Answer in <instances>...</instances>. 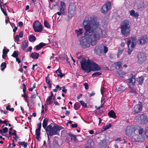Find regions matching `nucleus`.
<instances>
[{
	"label": "nucleus",
	"instance_id": "obj_7",
	"mask_svg": "<svg viewBox=\"0 0 148 148\" xmlns=\"http://www.w3.org/2000/svg\"><path fill=\"white\" fill-rule=\"evenodd\" d=\"M108 51V47L102 45H97L94 49V52L98 55H100L103 52L106 53Z\"/></svg>",
	"mask_w": 148,
	"mask_h": 148
},
{
	"label": "nucleus",
	"instance_id": "obj_8",
	"mask_svg": "<svg viewBox=\"0 0 148 148\" xmlns=\"http://www.w3.org/2000/svg\"><path fill=\"white\" fill-rule=\"evenodd\" d=\"M136 119L143 125L146 124L148 121L147 116L144 114L138 115L136 116Z\"/></svg>",
	"mask_w": 148,
	"mask_h": 148
},
{
	"label": "nucleus",
	"instance_id": "obj_55",
	"mask_svg": "<svg viewBox=\"0 0 148 148\" xmlns=\"http://www.w3.org/2000/svg\"><path fill=\"white\" fill-rule=\"evenodd\" d=\"M15 39L17 41H19V36L18 35H16L15 38Z\"/></svg>",
	"mask_w": 148,
	"mask_h": 148
},
{
	"label": "nucleus",
	"instance_id": "obj_36",
	"mask_svg": "<svg viewBox=\"0 0 148 148\" xmlns=\"http://www.w3.org/2000/svg\"><path fill=\"white\" fill-rule=\"evenodd\" d=\"M129 87L131 90L130 92H132L134 94L136 93V89L135 88L130 86Z\"/></svg>",
	"mask_w": 148,
	"mask_h": 148
},
{
	"label": "nucleus",
	"instance_id": "obj_28",
	"mask_svg": "<svg viewBox=\"0 0 148 148\" xmlns=\"http://www.w3.org/2000/svg\"><path fill=\"white\" fill-rule=\"evenodd\" d=\"M36 38L33 35H31L29 37V40L31 42L34 41L36 40Z\"/></svg>",
	"mask_w": 148,
	"mask_h": 148
},
{
	"label": "nucleus",
	"instance_id": "obj_41",
	"mask_svg": "<svg viewBox=\"0 0 148 148\" xmlns=\"http://www.w3.org/2000/svg\"><path fill=\"white\" fill-rule=\"evenodd\" d=\"M5 47H4V49L3 50V53L6 55H7L9 51V50L8 49H5Z\"/></svg>",
	"mask_w": 148,
	"mask_h": 148
},
{
	"label": "nucleus",
	"instance_id": "obj_60",
	"mask_svg": "<svg viewBox=\"0 0 148 148\" xmlns=\"http://www.w3.org/2000/svg\"><path fill=\"white\" fill-rule=\"evenodd\" d=\"M64 75V74H62L61 73L60 74H58V77H62Z\"/></svg>",
	"mask_w": 148,
	"mask_h": 148
},
{
	"label": "nucleus",
	"instance_id": "obj_21",
	"mask_svg": "<svg viewBox=\"0 0 148 148\" xmlns=\"http://www.w3.org/2000/svg\"><path fill=\"white\" fill-rule=\"evenodd\" d=\"M39 56V54L36 52L32 53H31V56L34 59H37Z\"/></svg>",
	"mask_w": 148,
	"mask_h": 148
},
{
	"label": "nucleus",
	"instance_id": "obj_14",
	"mask_svg": "<svg viewBox=\"0 0 148 148\" xmlns=\"http://www.w3.org/2000/svg\"><path fill=\"white\" fill-rule=\"evenodd\" d=\"M142 109V105L140 103L139 104L136 105L134 107L133 112L134 114L138 113L140 112Z\"/></svg>",
	"mask_w": 148,
	"mask_h": 148
},
{
	"label": "nucleus",
	"instance_id": "obj_57",
	"mask_svg": "<svg viewBox=\"0 0 148 148\" xmlns=\"http://www.w3.org/2000/svg\"><path fill=\"white\" fill-rule=\"evenodd\" d=\"M38 45L40 46L41 47V48H42L43 46L46 45V44L43 42H41Z\"/></svg>",
	"mask_w": 148,
	"mask_h": 148
},
{
	"label": "nucleus",
	"instance_id": "obj_11",
	"mask_svg": "<svg viewBox=\"0 0 148 148\" xmlns=\"http://www.w3.org/2000/svg\"><path fill=\"white\" fill-rule=\"evenodd\" d=\"M147 60L146 56L145 53L141 52L138 55V61L140 64H142Z\"/></svg>",
	"mask_w": 148,
	"mask_h": 148
},
{
	"label": "nucleus",
	"instance_id": "obj_58",
	"mask_svg": "<svg viewBox=\"0 0 148 148\" xmlns=\"http://www.w3.org/2000/svg\"><path fill=\"white\" fill-rule=\"evenodd\" d=\"M18 26L20 27H22L23 25V23L21 21H20L18 23Z\"/></svg>",
	"mask_w": 148,
	"mask_h": 148
},
{
	"label": "nucleus",
	"instance_id": "obj_59",
	"mask_svg": "<svg viewBox=\"0 0 148 148\" xmlns=\"http://www.w3.org/2000/svg\"><path fill=\"white\" fill-rule=\"evenodd\" d=\"M41 48V47L39 45H38L36 47V50H38Z\"/></svg>",
	"mask_w": 148,
	"mask_h": 148
},
{
	"label": "nucleus",
	"instance_id": "obj_2",
	"mask_svg": "<svg viewBox=\"0 0 148 148\" xmlns=\"http://www.w3.org/2000/svg\"><path fill=\"white\" fill-rule=\"evenodd\" d=\"M79 59L81 68L85 72L89 73L92 71L100 70L99 66L92 60L89 59L86 60L85 58L82 57L79 58Z\"/></svg>",
	"mask_w": 148,
	"mask_h": 148
},
{
	"label": "nucleus",
	"instance_id": "obj_64",
	"mask_svg": "<svg viewBox=\"0 0 148 148\" xmlns=\"http://www.w3.org/2000/svg\"><path fill=\"white\" fill-rule=\"evenodd\" d=\"M23 32L21 31L20 32L19 34V36L21 38H22L23 36Z\"/></svg>",
	"mask_w": 148,
	"mask_h": 148
},
{
	"label": "nucleus",
	"instance_id": "obj_63",
	"mask_svg": "<svg viewBox=\"0 0 148 148\" xmlns=\"http://www.w3.org/2000/svg\"><path fill=\"white\" fill-rule=\"evenodd\" d=\"M32 47H31V46L29 47L27 49V52H28V51L30 52V51H31V50H32Z\"/></svg>",
	"mask_w": 148,
	"mask_h": 148
},
{
	"label": "nucleus",
	"instance_id": "obj_26",
	"mask_svg": "<svg viewBox=\"0 0 148 148\" xmlns=\"http://www.w3.org/2000/svg\"><path fill=\"white\" fill-rule=\"evenodd\" d=\"M144 79L143 77L141 76L138 77L137 79V81L139 85H141L143 83Z\"/></svg>",
	"mask_w": 148,
	"mask_h": 148
},
{
	"label": "nucleus",
	"instance_id": "obj_18",
	"mask_svg": "<svg viewBox=\"0 0 148 148\" xmlns=\"http://www.w3.org/2000/svg\"><path fill=\"white\" fill-rule=\"evenodd\" d=\"M126 89V88L123 86H117L116 88V90L117 92L123 91Z\"/></svg>",
	"mask_w": 148,
	"mask_h": 148
},
{
	"label": "nucleus",
	"instance_id": "obj_44",
	"mask_svg": "<svg viewBox=\"0 0 148 148\" xmlns=\"http://www.w3.org/2000/svg\"><path fill=\"white\" fill-rule=\"evenodd\" d=\"M146 138L148 140V127L146 128L145 132Z\"/></svg>",
	"mask_w": 148,
	"mask_h": 148
},
{
	"label": "nucleus",
	"instance_id": "obj_47",
	"mask_svg": "<svg viewBox=\"0 0 148 148\" xmlns=\"http://www.w3.org/2000/svg\"><path fill=\"white\" fill-rule=\"evenodd\" d=\"M18 54L17 52L16 51H14L12 54V56L16 58L18 56Z\"/></svg>",
	"mask_w": 148,
	"mask_h": 148
},
{
	"label": "nucleus",
	"instance_id": "obj_45",
	"mask_svg": "<svg viewBox=\"0 0 148 148\" xmlns=\"http://www.w3.org/2000/svg\"><path fill=\"white\" fill-rule=\"evenodd\" d=\"M35 132L36 136L37 135L38 136H40V130L36 129Z\"/></svg>",
	"mask_w": 148,
	"mask_h": 148
},
{
	"label": "nucleus",
	"instance_id": "obj_1",
	"mask_svg": "<svg viewBox=\"0 0 148 148\" xmlns=\"http://www.w3.org/2000/svg\"><path fill=\"white\" fill-rule=\"evenodd\" d=\"M83 25L86 32L84 36L80 40V46L86 48L89 47L90 44L92 46L96 45L103 36V30L99 23L93 18H91L90 20L86 18Z\"/></svg>",
	"mask_w": 148,
	"mask_h": 148
},
{
	"label": "nucleus",
	"instance_id": "obj_25",
	"mask_svg": "<svg viewBox=\"0 0 148 148\" xmlns=\"http://www.w3.org/2000/svg\"><path fill=\"white\" fill-rule=\"evenodd\" d=\"M60 12H58L56 14L59 16L61 14H64L65 13L64 8L60 7Z\"/></svg>",
	"mask_w": 148,
	"mask_h": 148
},
{
	"label": "nucleus",
	"instance_id": "obj_54",
	"mask_svg": "<svg viewBox=\"0 0 148 148\" xmlns=\"http://www.w3.org/2000/svg\"><path fill=\"white\" fill-rule=\"evenodd\" d=\"M84 86H85V88L86 90H87L88 88V85L86 83H85L84 84Z\"/></svg>",
	"mask_w": 148,
	"mask_h": 148
},
{
	"label": "nucleus",
	"instance_id": "obj_20",
	"mask_svg": "<svg viewBox=\"0 0 148 148\" xmlns=\"http://www.w3.org/2000/svg\"><path fill=\"white\" fill-rule=\"evenodd\" d=\"M28 42L26 41H24L22 43L21 48L23 50H25L26 47L28 46Z\"/></svg>",
	"mask_w": 148,
	"mask_h": 148
},
{
	"label": "nucleus",
	"instance_id": "obj_51",
	"mask_svg": "<svg viewBox=\"0 0 148 148\" xmlns=\"http://www.w3.org/2000/svg\"><path fill=\"white\" fill-rule=\"evenodd\" d=\"M3 130V132L4 133H6L8 132V129L7 127H5L3 129H2Z\"/></svg>",
	"mask_w": 148,
	"mask_h": 148
},
{
	"label": "nucleus",
	"instance_id": "obj_15",
	"mask_svg": "<svg viewBox=\"0 0 148 148\" xmlns=\"http://www.w3.org/2000/svg\"><path fill=\"white\" fill-rule=\"evenodd\" d=\"M135 76L134 75H133L131 78L127 80V82L133 86L135 85Z\"/></svg>",
	"mask_w": 148,
	"mask_h": 148
},
{
	"label": "nucleus",
	"instance_id": "obj_30",
	"mask_svg": "<svg viewBox=\"0 0 148 148\" xmlns=\"http://www.w3.org/2000/svg\"><path fill=\"white\" fill-rule=\"evenodd\" d=\"M128 54H130L131 53V52L132 51V49H130L129 48V46L131 43H132V42L131 40H130L128 42Z\"/></svg>",
	"mask_w": 148,
	"mask_h": 148
},
{
	"label": "nucleus",
	"instance_id": "obj_42",
	"mask_svg": "<svg viewBox=\"0 0 148 148\" xmlns=\"http://www.w3.org/2000/svg\"><path fill=\"white\" fill-rule=\"evenodd\" d=\"M45 81L46 83L48 84H49L51 83L50 80L49 78L48 75L45 77Z\"/></svg>",
	"mask_w": 148,
	"mask_h": 148
},
{
	"label": "nucleus",
	"instance_id": "obj_38",
	"mask_svg": "<svg viewBox=\"0 0 148 148\" xmlns=\"http://www.w3.org/2000/svg\"><path fill=\"white\" fill-rule=\"evenodd\" d=\"M101 75V73L99 72H97L93 73L92 74V77H95Z\"/></svg>",
	"mask_w": 148,
	"mask_h": 148
},
{
	"label": "nucleus",
	"instance_id": "obj_29",
	"mask_svg": "<svg viewBox=\"0 0 148 148\" xmlns=\"http://www.w3.org/2000/svg\"><path fill=\"white\" fill-rule=\"evenodd\" d=\"M52 99L51 97H48L47 99V104L48 105L52 104L53 101H52Z\"/></svg>",
	"mask_w": 148,
	"mask_h": 148
},
{
	"label": "nucleus",
	"instance_id": "obj_62",
	"mask_svg": "<svg viewBox=\"0 0 148 148\" xmlns=\"http://www.w3.org/2000/svg\"><path fill=\"white\" fill-rule=\"evenodd\" d=\"M136 39V36L132 37L131 38L132 42H134L135 41Z\"/></svg>",
	"mask_w": 148,
	"mask_h": 148
},
{
	"label": "nucleus",
	"instance_id": "obj_34",
	"mask_svg": "<svg viewBox=\"0 0 148 148\" xmlns=\"http://www.w3.org/2000/svg\"><path fill=\"white\" fill-rule=\"evenodd\" d=\"M1 70L3 71L6 67V63L5 62L2 63L1 65Z\"/></svg>",
	"mask_w": 148,
	"mask_h": 148
},
{
	"label": "nucleus",
	"instance_id": "obj_27",
	"mask_svg": "<svg viewBox=\"0 0 148 148\" xmlns=\"http://www.w3.org/2000/svg\"><path fill=\"white\" fill-rule=\"evenodd\" d=\"M124 48L123 47H120L119 48L118 50V52L117 54V57L118 58H119L120 56V55L122 53L123 51L124 50Z\"/></svg>",
	"mask_w": 148,
	"mask_h": 148
},
{
	"label": "nucleus",
	"instance_id": "obj_48",
	"mask_svg": "<svg viewBox=\"0 0 148 148\" xmlns=\"http://www.w3.org/2000/svg\"><path fill=\"white\" fill-rule=\"evenodd\" d=\"M1 8V11H2V12H3V13L5 15V16H7V14L6 13V11H5L2 8V6H1L0 7Z\"/></svg>",
	"mask_w": 148,
	"mask_h": 148
},
{
	"label": "nucleus",
	"instance_id": "obj_52",
	"mask_svg": "<svg viewBox=\"0 0 148 148\" xmlns=\"http://www.w3.org/2000/svg\"><path fill=\"white\" fill-rule=\"evenodd\" d=\"M23 92L24 94H25L26 89L25 85L23 84Z\"/></svg>",
	"mask_w": 148,
	"mask_h": 148
},
{
	"label": "nucleus",
	"instance_id": "obj_12",
	"mask_svg": "<svg viewBox=\"0 0 148 148\" xmlns=\"http://www.w3.org/2000/svg\"><path fill=\"white\" fill-rule=\"evenodd\" d=\"M75 4L73 3H71L69 6L68 11L70 15H71V16L75 13Z\"/></svg>",
	"mask_w": 148,
	"mask_h": 148
},
{
	"label": "nucleus",
	"instance_id": "obj_32",
	"mask_svg": "<svg viewBox=\"0 0 148 148\" xmlns=\"http://www.w3.org/2000/svg\"><path fill=\"white\" fill-rule=\"evenodd\" d=\"M115 65L117 69H120L121 67V62H119L115 63Z\"/></svg>",
	"mask_w": 148,
	"mask_h": 148
},
{
	"label": "nucleus",
	"instance_id": "obj_50",
	"mask_svg": "<svg viewBox=\"0 0 148 148\" xmlns=\"http://www.w3.org/2000/svg\"><path fill=\"white\" fill-rule=\"evenodd\" d=\"M104 85L103 84V83H102V84L101 85V94L103 95V89L105 88L104 87Z\"/></svg>",
	"mask_w": 148,
	"mask_h": 148
},
{
	"label": "nucleus",
	"instance_id": "obj_23",
	"mask_svg": "<svg viewBox=\"0 0 148 148\" xmlns=\"http://www.w3.org/2000/svg\"><path fill=\"white\" fill-rule=\"evenodd\" d=\"M48 122V119H45L43 121L42 127L45 129V131L46 130V129H47L46 126L47 125Z\"/></svg>",
	"mask_w": 148,
	"mask_h": 148
},
{
	"label": "nucleus",
	"instance_id": "obj_3",
	"mask_svg": "<svg viewBox=\"0 0 148 148\" xmlns=\"http://www.w3.org/2000/svg\"><path fill=\"white\" fill-rule=\"evenodd\" d=\"M63 128L60 126L55 125L52 127L51 125H48L47 127L46 130L48 138L49 136H51L53 135L57 134L58 132L62 129Z\"/></svg>",
	"mask_w": 148,
	"mask_h": 148
},
{
	"label": "nucleus",
	"instance_id": "obj_17",
	"mask_svg": "<svg viewBox=\"0 0 148 148\" xmlns=\"http://www.w3.org/2000/svg\"><path fill=\"white\" fill-rule=\"evenodd\" d=\"M130 13L131 16L134 17L136 18H138L139 15L138 14L137 12H136L134 10H132L130 11Z\"/></svg>",
	"mask_w": 148,
	"mask_h": 148
},
{
	"label": "nucleus",
	"instance_id": "obj_33",
	"mask_svg": "<svg viewBox=\"0 0 148 148\" xmlns=\"http://www.w3.org/2000/svg\"><path fill=\"white\" fill-rule=\"evenodd\" d=\"M18 144L23 146L24 148L27 147V143H25V142H19L18 143Z\"/></svg>",
	"mask_w": 148,
	"mask_h": 148
},
{
	"label": "nucleus",
	"instance_id": "obj_49",
	"mask_svg": "<svg viewBox=\"0 0 148 148\" xmlns=\"http://www.w3.org/2000/svg\"><path fill=\"white\" fill-rule=\"evenodd\" d=\"M60 7L65 8V3L63 1H61L60 3Z\"/></svg>",
	"mask_w": 148,
	"mask_h": 148
},
{
	"label": "nucleus",
	"instance_id": "obj_39",
	"mask_svg": "<svg viewBox=\"0 0 148 148\" xmlns=\"http://www.w3.org/2000/svg\"><path fill=\"white\" fill-rule=\"evenodd\" d=\"M44 24L45 26L47 28H49L50 27V25L49 24V23H48V22L47 21H45L44 22Z\"/></svg>",
	"mask_w": 148,
	"mask_h": 148
},
{
	"label": "nucleus",
	"instance_id": "obj_31",
	"mask_svg": "<svg viewBox=\"0 0 148 148\" xmlns=\"http://www.w3.org/2000/svg\"><path fill=\"white\" fill-rule=\"evenodd\" d=\"M70 136L71 138V140H73L74 141H76L77 140V138L76 136L74 135H73L71 133H69L68 134Z\"/></svg>",
	"mask_w": 148,
	"mask_h": 148
},
{
	"label": "nucleus",
	"instance_id": "obj_61",
	"mask_svg": "<svg viewBox=\"0 0 148 148\" xmlns=\"http://www.w3.org/2000/svg\"><path fill=\"white\" fill-rule=\"evenodd\" d=\"M62 88V91L63 92L65 93L67 91V90L65 89V87L64 86H63Z\"/></svg>",
	"mask_w": 148,
	"mask_h": 148
},
{
	"label": "nucleus",
	"instance_id": "obj_5",
	"mask_svg": "<svg viewBox=\"0 0 148 148\" xmlns=\"http://www.w3.org/2000/svg\"><path fill=\"white\" fill-rule=\"evenodd\" d=\"M138 133L134 134L133 138L135 141L138 142H143L145 140V137L143 134L144 130L142 128L138 129Z\"/></svg>",
	"mask_w": 148,
	"mask_h": 148
},
{
	"label": "nucleus",
	"instance_id": "obj_56",
	"mask_svg": "<svg viewBox=\"0 0 148 148\" xmlns=\"http://www.w3.org/2000/svg\"><path fill=\"white\" fill-rule=\"evenodd\" d=\"M37 95V93L36 92L35 93H34V94H33L31 96L32 98V99H33V98H35L36 97Z\"/></svg>",
	"mask_w": 148,
	"mask_h": 148
},
{
	"label": "nucleus",
	"instance_id": "obj_19",
	"mask_svg": "<svg viewBox=\"0 0 148 148\" xmlns=\"http://www.w3.org/2000/svg\"><path fill=\"white\" fill-rule=\"evenodd\" d=\"M106 140H103L102 141H101L100 143L99 144V147L101 148H103L105 147L106 145Z\"/></svg>",
	"mask_w": 148,
	"mask_h": 148
},
{
	"label": "nucleus",
	"instance_id": "obj_13",
	"mask_svg": "<svg viewBox=\"0 0 148 148\" xmlns=\"http://www.w3.org/2000/svg\"><path fill=\"white\" fill-rule=\"evenodd\" d=\"M138 43L141 45H144L148 42V38L147 36L144 35L141 37L138 40Z\"/></svg>",
	"mask_w": 148,
	"mask_h": 148
},
{
	"label": "nucleus",
	"instance_id": "obj_43",
	"mask_svg": "<svg viewBox=\"0 0 148 148\" xmlns=\"http://www.w3.org/2000/svg\"><path fill=\"white\" fill-rule=\"evenodd\" d=\"M111 126V124L110 123H109L108 125H106L103 128V129H104V130H106L108 129Z\"/></svg>",
	"mask_w": 148,
	"mask_h": 148
},
{
	"label": "nucleus",
	"instance_id": "obj_22",
	"mask_svg": "<svg viewBox=\"0 0 148 148\" xmlns=\"http://www.w3.org/2000/svg\"><path fill=\"white\" fill-rule=\"evenodd\" d=\"M108 115L110 117L113 118H116V116L113 110H111L108 113Z\"/></svg>",
	"mask_w": 148,
	"mask_h": 148
},
{
	"label": "nucleus",
	"instance_id": "obj_35",
	"mask_svg": "<svg viewBox=\"0 0 148 148\" xmlns=\"http://www.w3.org/2000/svg\"><path fill=\"white\" fill-rule=\"evenodd\" d=\"M80 107V104L79 103H76L74 105V107L75 110L79 109Z\"/></svg>",
	"mask_w": 148,
	"mask_h": 148
},
{
	"label": "nucleus",
	"instance_id": "obj_40",
	"mask_svg": "<svg viewBox=\"0 0 148 148\" xmlns=\"http://www.w3.org/2000/svg\"><path fill=\"white\" fill-rule=\"evenodd\" d=\"M60 58L63 60H66L67 61H68V57L66 55L64 56H60Z\"/></svg>",
	"mask_w": 148,
	"mask_h": 148
},
{
	"label": "nucleus",
	"instance_id": "obj_16",
	"mask_svg": "<svg viewBox=\"0 0 148 148\" xmlns=\"http://www.w3.org/2000/svg\"><path fill=\"white\" fill-rule=\"evenodd\" d=\"M137 8L140 10H142L144 9V4L143 1H140L137 5Z\"/></svg>",
	"mask_w": 148,
	"mask_h": 148
},
{
	"label": "nucleus",
	"instance_id": "obj_10",
	"mask_svg": "<svg viewBox=\"0 0 148 148\" xmlns=\"http://www.w3.org/2000/svg\"><path fill=\"white\" fill-rule=\"evenodd\" d=\"M111 6V3L110 2H108L102 7L101 10V12L104 14L107 13L110 9Z\"/></svg>",
	"mask_w": 148,
	"mask_h": 148
},
{
	"label": "nucleus",
	"instance_id": "obj_6",
	"mask_svg": "<svg viewBox=\"0 0 148 148\" xmlns=\"http://www.w3.org/2000/svg\"><path fill=\"white\" fill-rule=\"evenodd\" d=\"M138 130L133 126H128L125 129V133L127 135L133 138L134 134L138 133Z\"/></svg>",
	"mask_w": 148,
	"mask_h": 148
},
{
	"label": "nucleus",
	"instance_id": "obj_24",
	"mask_svg": "<svg viewBox=\"0 0 148 148\" xmlns=\"http://www.w3.org/2000/svg\"><path fill=\"white\" fill-rule=\"evenodd\" d=\"M75 33L77 36L82 34L83 33V29H82L79 28L75 30Z\"/></svg>",
	"mask_w": 148,
	"mask_h": 148
},
{
	"label": "nucleus",
	"instance_id": "obj_4",
	"mask_svg": "<svg viewBox=\"0 0 148 148\" xmlns=\"http://www.w3.org/2000/svg\"><path fill=\"white\" fill-rule=\"evenodd\" d=\"M121 29V33L125 36H127L129 34L130 28L129 22L127 20H124L122 22Z\"/></svg>",
	"mask_w": 148,
	"mask_h": 148
},
{
	"label": "nucleus",
	"instance_id": "obj_53",
	"mask_svg": "<svg viewBox=\"0 0 148 148\" xmlns=\"http://www.w3.org/2000/svg\"><path fill=\"white\" fill-rule=\"evenodd\" d=\"M41 123H40L38 124L37 128L36 129L41 130Z\"/></svg>",
	"mask_w": 148,
	"mask_h": 148
},
{
	"label": "nucleus",
	"instance_id": "obj_9",
	"mask_svg": "<svg viewBox=\"0 0 148 148\" xmlns=\"http://www.w3.org/2000/svg\"><path fill=\"white\" fill-rule=\"evenodd\" d=\"M33 27L36 32H41L42 30V26L39 21H36L33 23Z\"/></svg>",
	"mask_w": 148,
	"mask_h": 148
},
{
	"label": "nucleus",
	"instance_id": "obj_46",
	"mask_svg": "<svg viewBox=\"0 0 148 148\" xmlns=\"http://www.w3.org/2000/svg\"><path fill=\"white\" fill-rule=\"evenodd\" d=\"M79 102L84 107L86 108L87 107L86 104L83 101H79Z\"/></svg>",
	"mask_w": 148,
	"mask_h": 148
},
{
	"label": "nucleus",
	"instance_id": "obj_37",
	"mask_svg": "<svg viewBox=\"0 0 148 148\" xmlns=\"http://www.w3.org/2000/svg\"><path fill=\"white\" fill-rule=\"evenodd\" d=\"M118 74L120 77H123L125 76V73L123 71H120L118 72Z\"/></svg>",
	"mask_w": 148,
	"mask_h": 148
}]
</instances>
